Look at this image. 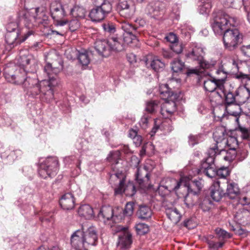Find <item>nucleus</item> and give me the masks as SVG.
Wrapping results in <instances>:
<instances>
[{
	"instance_id": "nucleus-2",
	"label": "nucleus",
	"mask_w": 250,
	"mask_h": 250,
	"mask_svg": "<svg viewBox=\"0 0 250 250\" xmlns=\"http://www.w3.org/2000/svg\"><path fill=\"white\" fill-rule=\"evenodd\" d=\"M98 242V233L94 227L84 230L83 227L75 231L71 236L70 243L75 250H88L89 246H96Z\"/></svg>"
},
{
	"instance_id": "nucleus-39",
	"label": "nucleus",
	"mask_w": 250,
	"mask_h": 250,
	"mask_svg": "<svg viewBox=\"0 0 250 250\" xmlns=\"http://www.w3.org/2000/svg\"><path fill=\"white\" fill-rule=\"evenodd\" d=\"M171 68L173 72L183 73L186 68V65L181 60L177 59L171 62Z\"/></svg>"
},
{
	"instance_id": "nucleus-34",
	"label": "nucleus",
	"mask_w": 250,
	"mask_h": 250,
	"mask_svg": "<svg viewBox=\"0 0 250 250\" xmlns=\"http://www.w3.org/2000/svg\"><path fill=\"white\" fill-rule=\"evenodd\" d=\"M86 13L85 8L79 4H75L70 10L71 15L76 18L84 19Z\"/></svg>"
},
{
	"instance_id": "nucleus-18",
	"label": "nucleus",
	"mask_w": 250,
	"mask_h": 250,
	"mask_svg": "<svg viewBox=\"0 0 250 250\" xmlns=\"http://www.w3.org/2000/svg\"><path fill=\"white\" fill-rule=\"evenodd\" d=\"M150 174L146 167H139L135 174L136 182L141 187H146L149 181Z\"/></svg>"
},
{
	"instance_id": "nucleus-13",
	"label": "nucleus",
	"mask_w": 250,
	"mask_h": 250,
	"mask_svg": "<svg viewBox=\"0 0 250 250\" xmlns=\"http://www.w3.org/2000/svg\"><path fill=\"white\" fill-rule=\"evenodd\" d=\"M33 31L28 30L24 31L21 36L20 35L19 32H7L5 39V42L10 48L14 47L15 46L24 42L30 36L32 35Z\"/></svg>"
},
{
	"instance_id": "nucleus-42",
	"label": "nucleus",
	"mask_w": 250,
	"mask_h": 250,
	"mask_svg": "<svg viewBox=\"0 0 250 250\" xmlns=\"http://www.w3.org/2000/svg\"><path fill=\"white\" fill-rule=\"evenodd\" d=\"M149 66L155 71H161L164 69L165 64L160 60L153 59L150 61Z\"/></svg>"
},
{
	"instance_id": "nucleus-12",
	"label": "nucleus",
	"mask_w": 250,
	"mask_h": 250,
	"mask_svg": "<svg viewBox=\"0 0 250 250\" xmlns=\"http://www.w3.org/2000/svg\"><path fill=\"white\" fill-rule=\"evenodd\" d=\"M112 10L111 3H104L102 5L95 6L92 8L89 13V17L91 21L95 22H99L105 18Z\"/></svg>"
},
{
	"instance_id": "nucleus-6",
	"label": "nucleus",
	"mask_w": 250,
	"mask_h": 250,
	"mask_svg": "<svg viewBox=\"0 0 250 250\" xmlns=\"http://www.w3.org/2000/svg\"><path fill=\"white\" fill-rule=\"evenodd\" d=\"M174 182L176 185L173 188L168 189L167 186H161V187L165 188L169 191L171 190L176 191L181 186H183L184 187H187L188 193L185 197V203L188 207L194 205V202L190 200L191 198L190 194L195 195L200 192L203 187L202 180L199 178L198 179H194L191 181L189 184H188L183 179H181L179 181L174 180Z\"/></svg>"
},
{
	"instance_id": "nucleus-1",
	"label": "nucleus",
	"mask_w": 250,
	"mask_h": 250,
	"mask_svg": "<svg viewBox=\"0 0 250 250\" xmlns=\"http://www.w3.org/2000/svg\"><path fill=\"white\" fill-rule=\"evenodd\" d=\"M210 21L211 28L216 35H222L224 47L229 51L236 49L241 42L242 35L237 29H230L235 26L237 21L235 17H230L223 10L215 11Z\"/></svg>"
},
{
	"instance_id": "nucleus-27",
	"label": "nucleus",
	"mask_w": 250,
	"mask_h": 250,
	"mask_svg": "<svg viewBox=\"0 0 250 250\" xmlns=\"http://www.w3.org/2000/svg\"><path fill=\"white\" fill-rule=\"evenodd\" d=\"M136 192L135 186L133 182H129L125 186V184L121 186H118L115 188V194H122L123 193L126 196L131 197L133 196Z\"/></svg>"
},
{
	"instance_id": "nucleus-48",
	"label": "nucleus",
	"mask_w": 250,
	"mask_h": 250,
	"mask_svg": "<svg viewBox=\"0 0 250 250\" xmlns=\"http://www.w3.org/2000/svg\"><path fill=\"white\" fill-rule=\"evenodd\" d=\"M215 231L220 241H222L223 239L231 237V235L229 232L221 229L217 228L215 229Z\"/></svg>"
},
{
	"instance_id": "nucleus-16",
	"label": "nucleus",
	"mask_w": 250,
	"mask_h": 250,
	"mask_svg": "<svg viewBox=\"0 0 250 250\" xmlns=\"http://www.w3.org/2000/svg\"><path fill=\"white\" fill-rule=\"evenodd\" d=\"M94 48L98 55L102 57H108L111 54L108 40H97L94 43Z\"/></svg>"
},
{
	"instance_id": "nucleus-50",
	"label": "nucleus",
	"mask_w": 250,
	"mask_h": 250,
	"mask_svg": "<svg viewBox=\"0 0 250 250\" xmlns=\"http://www.w3.org/2000/svg\"><path fill=\"white\" fill-rule=\"evenodd\" d=\"M237 131L243 140H248L250 134V130L246 127H239Z\"/></svg>"
},
{
	"instance_id": "nucleus-36",
	"label": "nucleus",
	"mask_w": 250,
	"mask_h": 250,
	"mask_svg": "<svg viewBox=\"0 0 250 250\" xmlns=\"http://www.w3.org/2000/svg\"><path fill=\"white\" fill-rule=\"evenodd\" d=\"M22 71H24L21 67L18 66L13 64H7L4 68V75L7 76L8 75H14L17 73L20 74Z\"/></svg>"
},
{
	"instance_id": "nucleus-28",
	"label": "nucleus",
	"mask_w": 250,
	"mask_h": 250,
	"mask_svg": "<svg viewBox=\"0 0 250 250\" xmlns=\"http://www.w3.org/2000/svg\"><path fill=\"white\" fill-rule=\"evenodd\" d=\"M20 63L23 67L21 69L24 70V72L26 73H30L31 70H34V71H36L37 65L35 64V61L32 59L30 56H21L20 57Z\"/></svg>"
},
{
	"instance_id": "nucleus-23",
	"label": "nucleus",
	"mask_w": 250,
	"mask_h": 250,
	"mask_svg": "<svg viewBox=\"0 0 250 250\" xmlns=\"http://www.w3.org/2000/svg\"><path fill=\"white\" fill-rule=\"evenodd\" d=\"M35 26L42 24L46 26L48 23V16L45 11L41 10L40 8H34Z\"/></svg>"
},
{
	"instance_id": "nucleus-24",
	"label": "nucleus",
	"mask_w": 250,
	"mask_h": 250,
	"mask_svg": "<svg viewBox=\"0 0 250 250\" xmlns=\"http://www.w3.org/2000/svg\"><path fill=\"white\" fill-rule=\"evenodd\" d=\"M59 203L63 209L70 210L74 208L75 199L72 193L68 192L62 196Z\"/></svg>"
},
{
	"instance_id": "nucleus-51",
	"label": "nucleus",
	"mask_w": 250,
	"mask_h": 250,
	"mask_svg": "<svg viewBox=\"0 0 250 250\" xmlns=\"http://www.w3.org/2000/svg\"><path fill=\"white\" fill-rule=\"evenodd\" d=\"M229 174V171L227 167H222L216 170V176L225 178Z\"/></svg>"
},
{
	"instance_id": "nucleus-56",
	"label": "nucleus",
	"mask_w": 250,
	"mask_h": 250,
	"mask_svg": "<svg viewBox=\"0 0 250 250\" xmlns=\"http://www.w3.org/2000/svg\"><path fill=\"white\" fill-rule=\"evenodd\" d=\"M171 49L176 53L180 54L183 51V44L177 42L171 45Z\"/></svg>"
},
{
	"instance_id": "nucleus-45",
	"label": "nucleus",
	"mask_w": 250,
	"mask_h": 250,
	"mask_svg": "<svg viewBox=\"0 0 250 250\" xmlns=\"http://www.w3.org/2000/svg\"><path fill=\"white\" fill-rule=\"evenodd\" d=\"M120 159V152L118 150L110 152L107 157V160L112 164H117Z\"/></svg>"
},
{
	"instance_id": "nucleus-19",
	"label": "nucleus",
	"mask_w": 250,
	"mask_h": 250,
	"mask_svg": "<svg viewBox=\"0 0 250 250\" xmlns=\"http://www.w3.org/2000/svg\"><path fill=\"white\" fill-rule=\"evenodd\" d=\"M100 215L107 220H112L113 222L118 223L122 219V215H117L115 213L112 207L110 206H104L100 210Z\"/></svg>"
},
{
	"instance_id": "nucleus-38",
	"label": "nucleus",
	"mask_w": 250,
	"mask_h": 250,
	"mask_svg": "<svg viewBox=\"0 0 250 250\" xmlns=\"http://www.w3.org/2000/svg\"><path fill=\"white\" fill-rule=\"evenodd\" d=\"M160 102L159 100H149L146 103L145 110L149 113H155L159 108Z\"/></svg>"
},
{
	"instance_id": "nucleus-60",
	"label": "nucleus",
	"mask_w": 250,
	"mask_h": 250,
	"mask_svg": "<svg viewBox=\"0 0 250 250\" xmlns=\"http://www.w3.org/2000/svg\"><path fill=\"white\" fill-rule=\"evenodd\" d=\"M166 39L168 42H171L172 44L178 42V40L176 35L173 33H170L166 37Z\"/></svg>"
},
{
	"instance_id": "nucleus-43",
	"label": "nucleus",
	"mask_w": 250,
	"mask_h": 250,
	"mask_svg": "<svg viewBox=\"0 0 250 250\" xmlns=\"http://www.w3.org/2000/svg\"><path fill=\"white\" fill-rule=\"evenodd\" d=\"M235 200H237V204L242 206L249 205L250 204V192H247L246 194L240 193Z\"/></svg>"
},
{
	"instance_id": "nucleus-8",
	"label": "nucleus",
	"mask_w": 250,
	"mask_h": 250,
	"mask_svg": "<svg viewBox=\"0 0 250 250\" xmlns=\"http://www.w3.org/2000/svg\"><path fill=\"white\" fill-rule=\"evenodd\" d=\"M59 169V161L56 157H47L39 167L38 173L43 179L55 177Z\"/></svg>"
},
{
	"instance_id": "nucleus-64",
	"label": "nucleus",
	"mask_w": 250,
	"mask_h": 250,
	"mask_svg": "<svg viewBox=\"0 0 250 250\" xmlns=\"http://www.w3.org/2000/svg\"><path fill=\"white\" fill-rule=\"evenodd\" d=\"M133 141L136 146H140L142 142V137L140 135H137L133 139Z\"/></svg>"
},
{
	"instance_id": "nucleus-31",
	"label": "nucleus",
	"mask_w": 250,
	"mask_h": 250,
	"mask_svg": "<svg viewBox=\"0 0 250 250\" xmlns=\"http://www.w3.org/2000/svg\"><path fill=\"white\" fill-rule=\"evenodd\" d=\"M164 4L159 1L150 3L148 6L149 12L153 16H159L161 14V12H163Z\"/></svg>"
},
{
	"instance_id": "nucleus-9",
	"label": "nucleus",
	"mask_w": 250,
	"mask_h": 250,
	"mask_svg": "<svg viewBox=\"0 0 250 250\" xmlns=\"http://www.w3.org/2000/svg\"><path fill=\"white\" fill-rule=\"evenodd\" d=\"M235 77L244 84L235 91L237 102L244 104L250 98V77L249 75L239 72L235 75Z\"/></svg>"
},
{
	"instance_id": "nucleus-17",
	"label": "nucleus",
	"mask_w": 250,
	"mask_h": 250,
	"mask_svg": "<svg viewBox=\"0 0 250 250\" xmlns=\"http://www.w3.org/2000/svg\"><path fill=\"white\" fill-rule=\"evenodd\" d=\"M118 8L120 14H124L127 18L132 17L135 12V7L131 0H120Z\"/></svg>"
},
{
	"instance_id": "nucleus-26",
	"label": "nucleus",
	"mask_w": 250,
	"mask_h": 250,
	"mask_svg": "<svg viewBox=\"0 0 250 250\" xmlns=\"http://www.w3.org/2000/svg\"><path fill=\"white\" fill-rule=\"evenodd\" d=\"M227 137L228 134L224 126H219L217 127L213 133V137L216 143L210 146V147H212L214 146H217L218 148L220 147V146H218V144L223 143Z\"/></svg>"
},
{
	"instance_id": "nucleus-35",
	"label": "nucleus",
	"mask_w": 250,
	"mask_h": 250,
	"mask_svg": "<svg viewBox=\"0 0 250 250\" xmlns=\"http://www.w3.org/2000/svg\"><path fill=\"white\" fill-rule=\"evenodd\" d=\"M78 213L80 216L83 217L86 219L91 218L94 215L93 208L89 205L81 206L79 208Z\"/></svg>"
},
{
	"instance_id": "nucleus-22",
	"label": "nucleus",
	"mask_w": 250,
	"mask_h": 250,
	"mask_svg": "<svg viewBox=\"0 0 250 250\" xmlns=\"http://www.w3.org/2000/svg\"><path fill=\"white\" fill-rule=\"evenodd\" d=\"M223 143L227 145L229 147L230 150L232 151V154L231 156L229 155V153H228V156H224V159L225 160L229 161L233 160L236 157V149L238 146L237 138L232 136H229L228 138L227 137V140L225 139Z\"/></svg>"
},
{
	"instance_id": "nucleus-46",
	"label": "nucleus",
	"mask_w": 250,
	"mask_h": 250,
	"mask_svg": "<svg viewBox=\"0 0 250 250\" xmlns=\"http://www.w3.org/2000/svg\"><path fill=\"white\" fill-rule=\"evenodd\" d=\"M135 228L137 233L140 235H144L149 231L148 226L145 223L137 224Z\"/></svg>"
},
{
	"instance_id": "nucleus-5",
	"label": "nucleus",
	"mask_w": 250,
	"mask_h": 250,
	"mask_svg": "<svg viewBox=\"0 0 250 250\" xmlns=\"http://www.w3.org/2000/svg\"><path fill=\"white\" fill-rule=\"evenodd\" d=\"M34 70H31L30 73H26L22 75L23 80L21 84H22L24 91L29 95L35 96L41 94V98L42 100L46 101V89L43 88L41 85V82L39 83V80L37 75L35 73Z\"/></svg>"
},
{
	"instance_id": "nucleus-63",
	"label": "nucleus",
	"mask_w": 250,
	"mask_h": 250,
	"mask_svg": "<svg viewBox=\"0 0 250 250\" xmlns=\"http://www.w3.org/2000/svg\"><path fill=\"white\" fill-rule=\"evenodd\" d=\"M148 118H149L148 115H145L141 118V119L140 121V124L142 126V127L145 128L147 126Z\"/></svg>"
},
{
	"instance_id": "nucleus-59",
	"label": "nucleus",
	"mask_w": 250,
	"mask_h": 250,
	"mask_svg": "<svg viewBox=\"0 0 250 250\" xmlns=\"http://www.w3.org/2000/svg\"><path fill=\"white\" fill-rule=\"evenodd\" d=\"M18 26V23L11 22L7 24L6 29L7 32H19V30L17 29Z\"/></svg>"
},
{
	"instance_id": "nucleus-58",
	"label": "nucleus",
	"mask_w": 250,
	"mask_h": 250,
	"mask_svg": "<svg viewBox=\"0 0 250 250\" xmlns=\"http://www.w3.org/2000/svg\"><path fill=\"white\" fill-rule=\"evenodd\" d=\"M200 67L203 69H208L212 67L214 64L213 63L209 62L205 60L202 57V59H201V61H199L198 62Z\"/></svg>"
},
{
	"instance_id": "nucleus-14",
	"label": "nucleus",
	"mask_w": 250,
	"mask_h": 250,
	"mask_svg": "<svg viewBox=\"0 0 250 250\" xmlns=\"http://www.w3.org/2000/svg\"><path fill=\"white\" fill-rule=\"evenodd\" d=\"M224 79H208L204 82V88L206 91L214 93L221 98L222 95L220 92H223L224 89Z\"/></svg>"
},
{
	"instance_id": "nucleus-21",
	"label": "nucleus",
	"mask_w": 250,
	"mask_h": 250,
	"mask_svg": "<svg viewBox=\"0 0 250 250\" xmlns=\"http://www.w3.org/2000/svg\"><path fill=\"white\" fill-rule=\"evenodd\" d=\"M204 54L203 49L201 47L192 44L188 52L186 53V57L187 59L193 61H196L198 63L202 59Z\"/></svg>"
},
{
	"instance_id": "nucleus-33",
	"label": "nucleus",
	"mask_w": 250,
	"mask_h": 250,
	"mask_svg": "<svg viewBox=\"0 0 250 250\" xmlns=\"http://www.w3.org/2000/svg\"><path fill=\"white\" fill-rule=\"evenodd\" d=\"M166 213L167 217L173 224L178 223L181 219V215L175 208L166 209Z\"/></svg>"
},
{
	"instance_id": "nucleus-32",
	"label": "nucleus",
	"mask_w": 250,
	"mask_h": 250,
	"mask_svg": "<svg viewBox=\"0 0 250 250\" xmlns=\"http://www.w3.org/2000/svg\"><path fill=\"white\" fill-rule=\"evenodd\" d=\"M137 214L139 218L142 220H148L151 218L152 211L150 207L146 205L140 206Z\"/></svg>"
},
{
	"instance_id": "nucleus-25",
	"label": "nucleus",
	"mask_w": 250,
	"mask_h": 250,
	"mask_svg": "<svg viewBox=\"0 0 250 250\" xmlns=\"http://www.w3.org/2000/svg\"><path fill=\"white\" fill-rule=\"evenodd\" d=\"M210 195L213 200L220 201L226 195L224 190L220 186V182L217 181L213 183L210 188Z\"/></svg>"
},
{
	"instance_id": "nucleus-30",
	"label": "nucleus",
	"mask_w": 250,
	"mask_h": 250,
	"mask_svg": "<svg viewBox=\"0 0 250 250\" xmlns=\"http://www.w3.org/2000/svg\"><path fill=\"white\" fill-rule=\"evenodd\" d=\"M110 48L112 51H121L125 48L123 39L117 37H112L108 39Z\"/></svg>"
},
{
	"instance_id": "nucleus-61",
	"label": "nucleus",
	"mask_w": 250,
	"mask_h": 250,
	"mask_svg": "<svg viewBox=\"0 0 250 250\" xmlns=\"http://www.w3.org/2000/svg\"><path fill=\"white\" fill-rule=\"evenodd\" d=\"M163 56L166 59H170L173 57V53L170 50L163 49L162 51Z\"/></svg>"
},
{
	"instance_id": "nucleus-11",
	"label": "nucleus",
	"mask_w": 250,
	"mask_h": 250,
	"mask_svg": "<svg viewBox=\"0 0 250 250\" xmlns=\"http://www.w3.org/2000/svg\"><path fill=\"white\" fill-rule=\"evenodd\" d=\"M121 28L125 32L122 39L124 44L136 43L139 41L138 37L140 31L138 30L137 26L128 22L124 21L121 23Z\"/></svg>"
},
{
	"instance_id": "nucleus-54",
	"label": "nucleus",
	"mask_w": 250,
	"mask_h": 250,
	"mask_svg": "<svg viewBox=\"0 0 250 250\" xmlns=\"http://www.w3.org/2000/svg\"><path fill=\"white\" fill-rule=\"evenodd\" d=\"M113 175H114L119 180V186H121L125 183V175L122 171H117Z\"/></svg>"
},
{
	"instance_id": "nucleus-57",
	"label": "nucleus",
	"mask_w": 250,
	"mask_h": 250,
	"mask_svg": "<svg viewBox=\"0 0 250 250\" xmlns=\"http://www.w3.org/2000/svg\"><path fill=\"white\" fill-rule=\"evenodd\" d=\"M227 109V107L225 109H221L220 107L215 108L213 111V114L214 117H217L218 119H222L224 117L225 114V110Z\"/></svg>"
},
{
	"instance_id": "nucleus-55",
	"label": "nucleus",
	"mask_w": 250,
	"mask_h": 250,
	"mask_svg": "<svg viewBox=\"0 0 250 250\" xmlns=\"http://www.w3.org/2000/svg\"><path fill=\"white\" fill-rule=\"evenodd\" d=\"M80 25V23L77 19L72 20L69 23V30L72 32H74L79 28Z\"/></svg>"
},
{
	"instance_id": "nucleus-47",
	"label": "nucleus",
	"mask_w": 250,
	"mask_h": 250,
	"mask_svg": "<svg viewBox=\"0 0 250 250\" xmlns=\"http://www.w3.org/2000/svg\"><path fill=\"white\" fill-rule=\"evenodd\" d=\"M134 205V204L133 202L127 203L126 204L125 208L124 210L122 209H120V212L122 213V212H123L124 215L125 216H131L133 212Z\"/></svg>"
},
{
	"instance_id": "nucleus-15",
	"label": "nucleus",
	"mask_w": 250,
	"mask_h": 250,
	"mask_svg": "<svg viewBox=\"0 0 250 250\" xmlns=\"http://www.w3.org/2000/svg\"><path fill=\"white\" fill-rule=\"evenodd\" d=\"M50 12L51 17L56 21L57 26H63L67 22V21L62 20L66 15L64 6L61 4H57L56 6L52 4Z\"/></svg>"
},
{
	"instance_id": "nucleus-29",
	"label": "nucleus",
	"mask_w": 250,
	"mask_h": 250,
	"mask_svg": "<svg viewBox=\"0 0 250 250\" xmlns=\"http://www.w3.org/2000/svg\"><path fill=\"white\" fill-rule=\"evenodd\" d=\"M240 193V190L238 184L232 181H228L225 194L230 199H235Z\"/></svg>"
},
{
	"instance_id": "nucleus-62",
	"label": "nucleus",
	"mask_w": 250,
	"mask_h": 250,
	"mask_svg": "<svg viewBox=\"0 0 250 250\" xmlns=\"http://www.w3.org/2000/svg\"><path fill=\"white\" fill-rule=\"evenodd\" d=\"M198 71L196 69L192 68L190 69L186 66V68L184 70L183 73L186 74L187 76H190L191 74H197Z\"/></svg>"
},
{
	"instance_id": "nucleus-4",
	"label": "nucleus",
	"mask_w": 250,
	"mask_h": 250,
	"mask_svg": "<svg viewBox=\"0 0 250 250\" xmlns=\"http://www.w3.org/2000/svg\"><path fill=\"white\" fill-rule=\"evenodd\" d=\"M60 67H53L50 63H47L44 67V72L48 77L47 80L41 81V85L46 89V102H49L54 98L53 87L57 85L58 82L56 79L57 75L62 69V62H60Z\"/></svg>"
},
{
	"instance_id": "nucleus-52",
	"label": "nucleus",
	"mask_w": 250,
	"mask_h": 250,
	"mask_svg": "<svg viewBox=\"0 0 250 250\" xmlns=\"http://www.w3.org/2000/svg\"><path fill=\"white\" fill-rule=\"evenodd\" d=\"M240 51L245 58L250 59V44L242 45L240 47Z\"/></svg>"
},
{
	"instance_id": "nucleus-40",
	"label": "nucleus",
	"mask_w": 250,
	"mask_h": 250,
	"mask_svg": "<svg viewBox=\"0 0 250 250\" xmlns=\"http://www.w3.org/2000/svg\"><path fill=\"white\" fill-rule=\"evenodd\" d=\"M24 74H25V72L24 71H22L20 74H17V73H16L14 75H8L4 77L8 82L19 85L21 84L23 80L22 75Z\"/></svg>"
},
{
	"instance_id": "nucleus-20",
	"label": "nucleus",
	"mask_w": 250,
	"mask_h": 250,
	"mask_svg": "<svg viewBox=\"0 0 250 250\" xmlns=\"http://www.w3.org/2000/svg\"><path fill=\"white\" fill-rule=\"evenodd\" d=\"M122 229L118 234V245L122 249H127L132 242V235L127 229L122 228Z\"/></svg>"
},
{
	"instance_id": "nucleus-10",
	"label": "nucleus",
	"mask_w": 250,
	"mask_h": 250,
	"mask_svg": "<svg viewBox=\"0 0 250 250\" xmlns=\"http://www.w3.org/2000/svg\"><path fill=\"white\" fill-rule=\"evenodd\" d=\"M21 4L23 2L24 9L20 11L18 13V19L20 23H22L25 27V31L31 30L34 26V8L28 9L26 7L28 3V0H21Z\"/></svg>"
},
{
	"instance_id": "nucleus-3",
	"label": "nucleus",
	"mask_w": 250,
	"mask_h": 250,
	"mask_svg": "<svg viewBox=\"0 0 250 250\" xmlns=\"http://www.w3.org/2000/svg\"><path fill=\"white\" fill-rule=\"evenodd\" d=\"M161 97L165 100L161 105V113L166 118L171 117L177 111L175 101L179 96L168 87L167 84H162L159 86Z\"/></svg>"
},
{
	"instance_id": "nucleus-44",
	"label": "nucleus",
	"mask_w": 250,
	"mask_h": 250,
	"mask_svg": "<svg viewBox=\"0 0 250 250\" xmlns=\"http://www.w3.org/2000/svg\"><path fill=\"white\" fill-rule=\"evenodd\" d=\"M213 237V236L210 235L207 239V243L210 249L214 250H218L219 248H222L223 247L224 242L221 240L219 242H215L214 240L211 239Z\"/></svg>"
},
{
	"instance_id": "nucleus-37",
	"label": "nucleus",
	"mask_w": 250,
	"mask_h": 250,
	"mask_svg": "<svg viewBox=\"0 0 250 250\" xmlns=\"http://www.w3.org/2000/svg\"><path fill=\"white\" fill-rule=\"evenodd\" d=\"M75 53L78 60L82 65L86 66L89 63L90 59L86 51L84 50H81V51L76 50Z\"/></svg>"
},
{
	"instance_id": "nucleus-7",
	"label": "nucleus",
	"mask_w": 250,
	"mask_h": 250,
	"mask_svg": "<svg viewBox=\"0 0 250 250\" xmlns=\"http://www.w3.org/2000/svg\"><path fill=\"white\" fill-rule=\"evenodd\" d=\"M218 147L214 146L209 147L206 153L207 157L201 163L198 173H203L209 178L216 176V167L214 164L215 157L219 151Z\"/></svg>"
},
{
	"instance_id": "nucleus-41",
	"label": "nucleus",
	"mask_w": 250,
	"mask_h": 250,
	"mask_svg": "<svg viewBox=\"0 0 250 250\" xmlns=\"http://www.w3.org/2000/svg\"><path fill=\"white\" fill-rule=\"evenodd\" d=\"M221 94L223 93L225 96V102L227 105H229L234 104L237 102L236 94H234L230 91H225V88L223 92L220 91Z\"/></svg>"
},
{
	"instance_id": "nucleus-49",
	"label": "nucleus",
	"mask_w": 250,
	"mask_h": 250,
	"mask_svg": "<svg viewBox=\"0 0 250 250\" xmlns=\"http://www.w3.org/2000/svg\"><path fill=\"white\" fill-rule=\"evenodd\" d=\"M211 201L208 198H205L200 204V207L204 211H208L212 206Z\"/></svg>"
},
{
	"instance_id": "nucleus-53",
	"label": "nucleus",
	"mask_w": 250,
	"mask_h": 250,
	"mask_svg": "<svg viewBox=\"0 0 250 250\" xmlns=\"http://www.w3.org/2000/svg\"><path fill=\"white\" fill-rule=\"evenodd\" d=\"M102 26L105 32L110 34L114 33L116 31L115 26L112 22L104 23Z\"/></svg>"
}]
</instances>
